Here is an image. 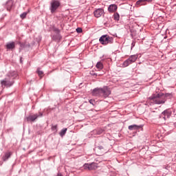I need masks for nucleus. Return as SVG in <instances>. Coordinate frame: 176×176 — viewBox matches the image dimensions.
Listing matches in <instances>:
<instances>
[{
    "label": "nucleus",
    "instance_id": "obj_1",
    "mask_svg": "<svg viewBox=\"0 0 176 176\" xmlns=\"http://www.w3.org/2000/svg\"><path fill=\"white\" fill-rule=\"evenodd\" d=\"M167 101L166 96L164 94H154L147 100V102H151V104H157L160 105V104H164Z\"/></svg>",
    "mask_w": 176,
    "mask_h": 176
},
{
    "label": "nucleus",
    "instance_id": "obj_2",
    "mask_svg": "<svg viewBox=\"0 0 176 176\" xmlns=\"http://www.w3.org/2000/svg\"><path fill=\"white\" fill-rule=\"evenodd\" d=\"M99 41L101 45H107L108 44H112L113 43V37H111L107 34H104L99 38Z\"/></svg>",
    "mask_w": 176,
    "mask_h": 176
},
{
    "label": "nucleus",
    "instance_id": "obj_3",
    "mask_svg": "<svg viewBox=\"0 0 176 176\" xmlns=\"http://www.w3.org/2000/svg\"><path fill=\"white\" fill-rule=\"evenodd\" d=\"M13 78H11L10 76H8L6 78L1 80V85L2 87H10L13 86Z\"/></svg>",
    "mask_w": 176,
    "mask_h": 176
},
{
    "label": "nucleus",
    "instance_id": "obj_4",
    "mask_svg": "<svg viewBox=\"0 0 176 176\" xmlns=\"http://www.w3.org/2000/svg\"><path fill=\"white\" fill-rule=\"evenodd\" d=\"M138 58V55H132L128 59H126L122 63V67L126 68V67H129L130 64H133V63H135L137 59Z\"/></svg>",
    "mask_w": 176,
    "mask_h": 176
},
{
    "label": "nucleus",
    "instance_id": "obj_5",
    "mask_svg": "<svg viewBox=\"0 0 176 176\" xmlns=\"http://www.w3.org/2000/svg\"><path fill=\"white\" fill-rule=\"evenodd\" d=\"M60 6V1L56 0H52L51 2L50 10L51 13H54Z\"/></svg>",
    "mask_w": 176,
    "mask_h": 176
},
{
    "label": "nucleus",
    "instance_id": "obj_6",
    "mask_svg": "<svg viewBox=\"0 0 176 176\" xmlns=\"http://www.w3.org/2000/svg\"><path fill=\"white\" fill-rule=\"evenodd\" d=\"M42 116H43V113H38L36 114H34L32 116H29L27 118V120H28V122H35V120H36V119H38V118H42Z\"/></svg>",
    "mask_w": 176,
    "mask_h": 176
},
{
    "label": "nucleus",
    "instance_id": "obj_7",
    "mask_svg": "<svg viewBox=\"0 0 176 176\" xmlns=\"http://www.w3.org/2000/svg\"><path fill=\"white\" fill-rule=\"evenodd\" d=\"M84 169L85 170H96V168H98L97 164L92 162L91 164H85L83 165Z\"/></svg>",
    "mask_w": 176,
    "mask_h": 176
},
{
    "label": "nucleus",
    "instance_id": "obj_8",
    "mask_svg": "<svg viewBox=\"0 0 176 176\" xmlns=\"http://www.w3.org/2000/svg\"><path fill=\"white\" fill-rule=\"evenodd\" d=\"M101 94L102 97H104V98H107V97L111 95V90L109 89V88H108V87H104L103 88H102Z\"/></svg>",
    "mask_w": 176,
    "mask_h": 176
},
{
    "label": "nucleus",
    "instance_id": "obj_9",
    "mask_svg": "<svg viewBox=\"0 0 176 176\" xmlns=\"http://www.w3.org/2000/svg\"><path fill=\"white\" fill-rule=\"evenodd\" d=\"M94 14L96 19H98L101 17L102 14H104V10L102 8H98L94 12Z\"/></svg>",
    "mask_w": 176,
    "mask_h": 176
},
{
    "label": "nucleus",
    "instance_id": "obj_10",
    "mask_svg": "<svg viewBox=\"0 0 176 176\" xmlns=\"http://www.w3.org/2000/svg\"><path fill=\"white\" fill-rule=\"evenodd\" d=\"M162 118L166 120V119H168L171 116V111L169 110H165L162 112L161 115Z\"/></svg>",
    "mask_w": 176,
    "mask_h": 176
},
{
    "label": "nucleus",
    "instance_id": "obj_11",
    "mask_svg": "<svg viewBox=\"0 0 176 176\" xmlns=\"http://www.w3.org/2000/svg\"><path fill=\"white\" fill-rule=\"evenodd\" d=\"M148 2H152V0H138L136 2V6H145L148 3Z\"/></svg>",
    "mask_w": 176,
    "mask_h": 176
},
{
    "label": "nucleus",
    "instance_id": "obj_12",
    "mask_svg": "<svg viewBox=\"0 0 176 176\" xmlns=\"http://www.w3.org/2000/svg\"><path fill=\"white\" fill-rule=\"evenodd\" d=\"M102 88H95L92 91V96H95L96 97H98V96H102Z\"/></svg>",
    "mask_w": 176,
    "mask_h": 176
},
{
    "label": "nucleus",
    "instance_id": "obj_13",
    "mask_svg": "<svg viewBox=\"0 0 176 176\" xmlns=\"http://www.w3.org/2000/svg\"><path fill=\"white\" fill-rule=\"evenodd\" d=\"M61 35H60V31L57 30V32L52 36L53 41L55 42H60L61 41Z\"/></svg>",
    "mask_w": 176,
    "mask_h": 176
},
{
    "label": "nucleus",
    "instance_id": "obj_14",
    "mask_svg": "<svg viewBox=\"0 0 176 176\" xmlns=\"http://www.w3.org/2000/svg\"><path fill=\"white\" fill-rule=\"evenodd\" d=\"M108 10L111 13H113V12L118 10V6H116V4H111L108 8Z\"/></svg>",
    "mask_w": 176,
    "mask_h": 176
},
{
    "label": "nucleus",
    "instance_id": "obj_15",
    "mask_svg": "<svg viewBox=\"0 0 176 176\" xmlns=\"http://www.w3.org/2000/svg\"><path fill=\"white\" fill-rule=\"evenodd\" d=\"M142 126H138L137 124L130 125L129 126L128 129L129 130L133 131V130H140Z\"/></svg>",
    "mask_w": 176,
    "mask_h": 176
},
{
    "label": "nucleus",
    "instance_id": "obj_16",
    "mask_svg": "<svg viewBox=\"0 0 176 176\" xmlns=\"http://www.w3.org/2000/svg\"><path fill=\"white\" fill-rule=\"evenodd\" d=\"M14 47H15L14 42L8 43L6 45V49H8V50L14 49Z\"/></svg>",
    "mask_w": 176,
    "mask_h": 176
},
{
    "label": "nucleus",
    "instance_id": "obj_17",
    "mask_svg": "<svg viewBox=\"0 0 176 176\" xmlns=\"http://www.w3.org/2000/svg\"><path fill=\"white\" fill-rule=\"evenodd\" d=\"M10 156H12V153H6L5 154L4 156H3V162H6V160H8V159H9V157H10Z\"/></svg>",
    "mask_w": 176,
    "mask_h": 176
},
{
    "label": "nucleus",
    "instance_id": "obj_18",
    "mask_svg": "<svg viewBox=\"0 0 176 176\" xmlns=\"http://www.w3.org/2000/svg\"><path fill=\"white\" fill-rule=\"evenodd\" d=\"M96 68H98V69H102V68H104V65L101 62H98L96 64Z\"/></svg>",
    "mask_w": 176,
    "mask_h": 176
},
{
    "label": "nucleus",
    "instance_id": "obj_19",
    "mask_svg": "<svg viewBox=\"0 0 176 176\" xmlns=\"http://www.w3.org/2000/svg\"><path fill=\"white\" fill-rule=\"evenodd\" d=\"M113 17H114V20H116V21H119V20L120 19V15H119V13L116 12L113 14Z\"/></svg>",
    "mask_w": 176,
    "mask_h": 176
},
{
    "label": "nucleus",
    "instance_id": "obj_20",
    "mask_svg": "<svg viewBox=\"0 0 176 176\" xmlns=\"http://www.w3.org/2000/svg\"><path fill=\"white\" fill-rule=\"evenodd\" d=\"M65 133H67V128L63 129V130L59 133V135H60V137H64V135H65Z\"/></svg>",
    "mask_w": 176,
    "mask_h": 176
},
{
    "label": "nucleus",
    "instance_id": "obj_21",
    "mask_svg": "<svg viewBox=\"0 0 176 176\" xmlns=\"http://www.w3.org/2000/svg\"><path fill=\"white\" fill-rule=\"evenodd\" d=\"M37 74L40 78H42L43 76V72L39 70V69H37Z\"/></svg>",
    "mask_w": 176,
    "mask_h": 176
},
{
    "label": "nucleus",
    "instance_id": "obj_22",
    "mask_svg": "<svg viewBox=\"0 0 176 176\" xmlns=\"http://www.w3.org/2000/svg\"><path fill=\"white\" fill-rule=\"evenodd\" d=\"M52 130L54 133H57V125H53L52 126Z\"/></svg>",
    "mask_w": 176,
    "mask_h": 176
},
{
    "label": "nucleus",
    "instance_id": "obj_23",
    "mask_svg": "<svg viewBox=\"0 0 176 176\" xmlns=\"http://www.w3.org/2000/svg\"><path fill=\"white\" fill-rule=\"evenodd\" d=\"M102 133H104V130H102V129H98L97 131H96V134H98V135H100V134H102Z\"/></svg>",
    "mask_w": 176,
    "mask_h": 176
},
{
    "label": "nucleus",
    "instance_id": "obj_24",
    "mask_svg": "<svg viewBox=\"0 0 176 176\" xmlns=\"http://www.w3.org/2000/svg\"><path fill=\"white\" fill-rule=\"evenodd\" d=\"M27 12H23L20 15L21 19H25V17H27Z\"/></svg>",
    "mask_w": 176,
    "mask_h": 176
},
{
    "label": "nucleus",
    "instance_id": "obj_25",
    "mask_svg": "<svg viewBox=\"0 0 176 176\" xmlns=\"http://www.w3.org/2000/svg\"><path fill=\"white\" fill-rule=\"evenodd\" d=\"M89 102L91 104V105H95L96 104V100L91 99L89 100Z\"/></svg>",
    "mask_w": 176,
    "mask_h": 176
},
{
    "label": "nucleus",
    "instance_id": "obj_26",
    "mask_svg": "<svg viewBox=\"0 0 176 176\" xmlns=\"http://www.w3.org/2000/svg\"><path fill=\"white\" fill-rule=\"evenodd\" d=\"M76 32H78V34H80V32H82V28H77L76 30Z\"/></svg>",
    "mask_w": 176,
    "mask_h": 176
},
{
    "label": "nucleus",
    "instance_id": "obj_27",
    "mask_svg": "<svg viewBox=\"0 0 176 176\" xmlns=\"http://www.w3.org/2000/svg\"><path fill=\"white\" fill-rule=\"evenodd\" d=\"M165 96V98L167 100V97L171 98L173 97V95H171V94H164Z\"/></svg>",
    "mask_w": 176,
    "mask_h": 176
},
{
    "label": "nucleus",
    "instance_id": "obj_28",
    "mask_svg": "<svg viewBox=\"0 0 176 176\" xmlns=\"http://www.w3.org/2000/svg\"><path fill=\"white\" fill-rule=\"evenodd\" d=\"M134 46H135V42L133 41L132 43H131V49H133V47H134Z\"/></svg>",
    "mask_w": 176,
    "mask_h": 176
},
{
    "label": "nucleus",
    "instance_id": "obj_29",
    "mask_svg": "<svg viewBox=\"0 0 176 176\" xmlns=\"http://www.w3.org/2000/svg\"><path fill=\"white\" fill-rule=\"evenodd\" d=\"M98 149H100V151H101V149H104V147L102 146H98Z\"/></svg>",
    "mask_w": 176,
    "mask_h": 176
},
{
    "label": "nucleus",
    "instance_id": "obj_30",
    "mask_svg": "<svg viewBox=\"0 0 176 176\" xmlns=\"http://www.w3.org/2000/svg\"><path fill=\"white\" fill-rule=\"evenodd\" d=\"M69 45H70V44L69 43V44H68V46H69Z\"/></svg>",
    "mask_w": 176,
    "mask_h": 176
}]
</instances>
